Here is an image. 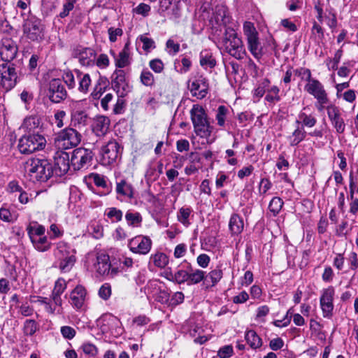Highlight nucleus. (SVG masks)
<instances>
[{
    "instance_id": "nucleus-1",
    "label": "nucleus",
    "mask_w": 358,
    "mask_h": 358,
    "mask_svg": "<svg viewBox=\"0 0 358 358\" xmlns=\"http://www.w3.org/2000/svg\"><path fill=\"white\" fill-rule=\"evenodd\" d=\"M24 176L30 181L45 182L53 175L52 164L45 159L31 158L24 164Z\"/></svg>"
},
{
    "instance_id": "nucleus-2",
    "label": "nucleus",
    "mask_w": 358,
    "mask_h": 358,
    "mask_svg": "<svg viewBox=\"0 0 358 358\" xmlns=\"http://www.w3.org/2000/svg\"><path fill=\"white\" fill-rule=\"evenodd\" d=\"M87 262L98 275L106 278H114L121 272L117 266L111 263L109 255L105 252L89 255Z\"/></svg>"
},
{
    "instance_id": "nucleus-3",
    "label": "nucleus",
    "mask_w": 358,
    "mask_h": 358,
    "mask_svg": "<svg viewBox=\"0 0 358 358\" xmlns=\"http://www.w3.org/2000/svg\"><path fill=\"white\" fill-rule=\"evenodd\" d=\"M238 25L229 26L224 30L223 46L226 52L236 59H241L245 55V50L241 37L237 34Z\"/></svg>"
},
{
    "instance_id": "nucleus-4",
    "label": "nucleus",
    "mask_w": 358,
    "mask_h": 358,
    "mask_svg": "<svg viewBox=\"0 0 358 358\" xmlns=\"http://www.w3.org/2000/svg\"><path fill=\"white\" fill-rule=\"evenodd\" d=\"M190 115L196 134L208 141L214 128L209 122L205 109L199 104H194L190 110Z\"/></svg>"
},
{
    "instance_id": "nucleus-5",
    "label": "nucleus",
    "mask_w": 358,
    "mask_h": 358,
    "mask_svg": "<svg viewBox=\"0 0 358 358\" xmlns=\"http://www.w3.org/2000/svg\"><path fill=\"white\" fill-rule=\"evenodd\" d=\"M75 254V250L67 243L59 241L57 243L55 256L62 272H69L72 268L76 260Z\"/></svg>"
},
{
    "instance_id": "nucleus-6",
    "label": "nucleus",
    "mask_w": 358,
    "mask_h": 358,
    "mask_svg": "<svg viewBox=\"0 0 358 358\" xmlns=\"http://www.w3.org/2000/svg\"><path fill=\"white\" fill-rule=\"evenodd\" d=\"M45 144V137L37 131L23 135L19 139L17 148L21 153L29 155L37 150H43Z\"/></svg>"
},
{
    "instance_id": "nucleus-7",
    "label": "nucleus",
    "mask_w": 358,
    "mask_h": 358,
    "mask_svg": "<svg viewBox=\"0 0 358 358\" xmlns=\"http://www.w3.org/2000/svg\"><path fill=\"white\" fill-rule=\"evenodd\" d=\"M18 81L19 76L13 64H0V96L13 90Z\"/></svg>"
},
{
    "instance_id": "nucleus-8",
    "label": "nucleus",
    "mask_w": 358,
    "mask_h": 358,
    "mask_svg": "<svg viewBox=\"0 0 358 358\" xmlns=\"http://www.w3.org/2000/svg\"><path fill=\"white\" fill-rule=\"evenodd\" d=\"M81 141V135L73 128H66L55 138V145L59 150H69L77 146Z\"/></svg>"
},
{
    "instance_id": "nucleus-9",
    "label": "nucleus",
    "mask_w": 358,
    "mask_h": 358,
    "mask_svg": "<svg viewBox=\"0 0 358 358\" xmlns=\"http://www.w3.org/2000/svg\"><path fill=\"white\" fill-rule=\"evenodd\" d=\"M24 35L32 41H38L43 36L44 26L41 20L35 17H27L23 23Z\"/></svg>"
},
{
    "instance_id": "nucleus-10",
    "label": "nucleus",
    "mask_w": 358,
    "mask_h": 358,
    "mask_svg": "<svg viewBox=\"0 0 358 358\" xmlns=\"http://www.w3.org/2000/svg\"><path fill=\"white\" fill-rule=\"evenodd\" d=\"M101 161L103 165L115 162L121 155V146L115 139L109 140L103 145L100 151Z\"/></svg>"
},
{
    "instance_id": "nucleus-11",
    "label": "nucleus",
    "mask_w": 358,
    "mask_h": 358,
    "mask_svg": "<svg viewBox=\"0 0 358 358\" xmlns=\"http://www.w3.org/2000/svg\"><path fill=\"white\" fill-rule=\"evenodd\" d=\"M72 57L78 59L81 66L90 68L95 66L96 52L94 48L90 47L78 45L73 48Z\"/></svg>"
},
{
    "instance_id": "nucleus-12",
    "label": "nucleus",
    "mask_w": 358,
    "mask_h": 358,
    "mask_svg": "<svg viewBox=\"0 0 358 358\" xmlns=\"http://www.w3.org/2000/svg\"><path fill=\"white\" fill-rule=\"evenodd\" d=\"M94 157L93 152L85 148H78L73 150L71 163L74 170H80L90 166Z\"/></svg>"
},
{
    "instance_id": "nucleus-13",
    "label": "nucleus",
    "mask_w": 358,
    "mask_h": 358,
    "mask_svg": "<svg viewBox=\"0 0 358 358\" xmlns=\"http://www.w3.org/2000/svg\"><path fill=\"white\" fill-rule=\"evenodd\" d=\"M111 85L120 97H124L131 90L124 70L115 69L111 76Z\"/></svg>"
},
{
    "instance_id": "nucleus-14",
    "label": "nucleus",
    "mask_w": 358,
    "mask_h": 358,
    "mask_svg": "<svg viewBox=\"0 0 358 358\" xmlns=\"http://www.w3.org/2000/svg\"><path fill=\"white\" fill-rule=\"evenodd\" d=\"M152 245V241L148 236L138 235L128 241L127 246L132 253L145 255L150 252Z\"/></svg>"
},
{
    "instance_id": "nucleus-15",
    "label": "nucleus",
    "mask_w": 358,
    "mask_h": 358,
    "mask_svg": "<svg viewBox=\"0 0 358 358\" xmlns=\"http://www.w3.org/2000/svg\"><path fill=\"white\" fill-rule=\"evenodd\" d=\"M334 294L335 289L331 286L323 289L321 292L320 305L322 315L325 318H331L333 315Z\"/></svg>"
},
{
    "instance_id": "nucleus-16",
    "label": "nucleus",
    "mask_w": 358,
    "mask_h": 358,
    "mask_svg": "<svg viewBox=\"0 0 358 358\" xmlns=\"http://www.w3.org/2000/svg\"><path fill=\"white\" fill-rule=\"evenodd\" d=\"M188 88L193 96L198 99H202L206 96L208 92V80L203 76H199L189 80Z\"/></svg>"
},
{
    "instance_id": "nucleus-17",
    "label": "nucleus",
    "mask_w": 358,
    "mask_h": 358,
    "mask_svg": "<svg viewBox=\"0 0 358 358\" xmlns=\"http://www.w3.org/2000/svg\"><path fill=\"white\" fill-rule=\"evenodd\" d=\"M210 21L217 25H222L227 29L229 26L238 25L236 22H234L231 17L229 15L227 8L224 5H217L213 8V15Z\"/></svg>"
},
{
    "instance_id": "nucleus-18",
    "label": "nucleus",
    "mask_w": 358,
    "mask_h": 358,
    "mask_svg": "<svg viewBox=\"0 0 358 358\" xmlns=\"http://www.w3.org/2000/svg\"><path fill=\"white\" fill-rule=\"evenodd\" d=\"M48 96L54 103H60L66 98L67 92L61 80L55 78L50 81Z\"/></svg>"
},
{
    "instance_id": "nucleus-19",
    "label": "nucleus",
    "mask_w": 358,
    "mask_h": 358,
    "mask_svg": "<svg viewBox=\"0 0 358 358\" xmlns=\"http://www.w3.org/2000/svg\"><path fill=\"white\" fill-rule=\"evenodd\" d=\"M17 46L10 38H3L0 45V55L5 63H10L17 55Z\"/></svg>"
},
{
    "instance_id": "nucleus-20",
    "label": "nucleus",
    "mask_w": 358,
    "mask_h": 358,
    "mask_svg": "<svg viewBox=\"0 0 358 358\" xmlns=\"http://www.w3.org/2000/svg\"><path fill=\"white\" fill-rule=\"evenodd\" d=\"M327 113L328 118L336 131L339 134H343L345 130V123L341 110L337 106L331 105L327 106Z\"/></svg>"
},
{
    "instance_id": "nucleus-21",
    "label": "nucleus",
    "mask_w": 358,
    "mask_h": 358,
    "mask_svg": "<svg viewBox=\"0 0 358 358\" xmlns=\"http://www.w3.org/2000/svg\"><path fill=\"white\" fill-rule=\"evenodd\" d=\"M304 90L312 95L317 102L324 103L328 96L322 83L315 78L306 84Z\"/></svg>"
},
{
    "instance_id": "nucleus-22",
    "label": "nucleus",
    "mask_w": 358,
    "mask_h": 358,
    "mask_svg": "<svg viewBox=\"0 0 358 358\" xmlns=\"http://www.w3.org/2000/svg\"><path fill=\"white\" fill-rule=\"evenodd\" d=\"M130 45V41H127V42L124 44V48L118 53V55H115L114 51L110 50V53L115 59V65L117 68H125L131 64L132 57Z\"/></svg>"
},
{
    "instance_id": "nucleus-23",
    "label": "nucleus",
    "mask_w": 358,
    "mask_h": 358,
    "mask_svg": "<svg viewBox=\"0 0 358 358\" xmlns=\"http://www.w3.org/2000/svg\"><path fill=\"white\" fill-rule=\"evenodd\" d=\"M70 168L69 156L66 152H58L55 157V165L52 166L53 174L62 176Z\"/></svg>"
},
{
    "instance_id": "nucleus-24",
    "label": "nucleus",
    "mask_w": 358,
    "mask_h": 358,
    "mask_svg": "<svg viewBox=\"0 0 358 358\" xmlns=\"http://www.w3.org/2000/svg\"><path fill=\"white\" fill-rule=\"evenodd\" d=\"M87 300V290L80 285H77L69 294V303L77 310L81 309Z\"/></svg>"
},
{
    "instance_id": "nucleus-25",
    "label": "nucleus",
    "mask_w": 358,
    "mask_h": 358,
    "mask_svg": "<svg viewBox=\"0 0 358 358\" xmlns=\"http://www.w3.org/2000/svg\"><path fill=\"white\" fill-rule=\"evenodd\" d=\"M115 192L118 199H131L134 197V189L125 179H120L116 182Z\"/></svg>"
},
{
    "instance_id": "nucleus-26",
    "label": "nucleus",
    "mask_w": 358,
    "mask_h": 358,
    "mask_svg": "<svg viewBox=\"0 0 358 358\" xmlns=\"http://www.w3.org/2000/svg\"><path fill=\"white\" fill-rule=\"evenodd\" d=\"M74 73L76 76L78 83V91L83 94H87L92 86V79L89 73H84L79 69H75Z\"/></svg>"
},
{
    "instance_id": "nucleus-27",
    "label": "nucleus",
    "mask_w": 358,
    "mask_h": 358,
    "mask_svg": "<svg viewBox=\"0 0 358 358\" xmlns=\"http://www.w3.org/2000/svg\"><path fill=\"white\" fill-rule=\"evenodd\" d=\"M110 120L106 116L96 117L92 124V131L97 136H105L109 129Z\"/></svg>"
},
{
    "instance_id": "nucleus-28",
    "label": "nucleus",
    "mask_w": 358,
    "mask_h": 358,
    "mask_svg": "<svg viewBox=\"0 0 358 358\" xmlns=\"http://www.w3.org/2000/svg\"><path fill=\"white\" fill-rule=\"evenodd\" d=\"M66 287V282L63 278L57 279L55 283V286L51 294V299L54 303L59 307H61L62 305L61 295L65 291Z\"/></svg>"
},
{
    "instance_id": "nucleus-29",
    "label": "nucleus",
    "mask_w": 358,
    "mask_h": 358,
    "mask_svg": "<svg viewBox=\"0 0 358 358\" xmlns=\"http://www.w3.org/2000/svg\"><path fill=\"white\" fill-rule=\"evenodd\" d=\"M109 85V81L105 76H100L96 81L93 90L90 93V97L93 100H98L106 92Z\"/></svg>"
},
{
    "instance_id": "nucleus-30",
    "label": "nucleus",
    "mask_w": 358,
    "mask_h": 358,
    "mask_svg": "<svg viewBox=\"0 0 358 358\" xmlns=\"http://www.w3.org/2000/svg\"><path fill=\"white\" fill-rule=\"evenodd\" d=\"M21 128L27 131L28 134L39 132L41 129V120L38 116H29L24 118Z\"/></svg>"
},
{
    "instance_id": "nucleus-31",
    "label": "nucleus",
    "mask_w": 358,
    "mask_h": 358,
    "mask_svg": "<svg viewBox=\"0 0 358 358\" xmlns=\"http://www.w3.org/2000/svg\"><path fill=\"white\" fill-rule=\"evenodd\" d=\"M306 108H304L299 112L296 123L297 124H301L303 128L304 127L309 128L313 127L317 124V118L313 113H306Z\"/></svg>"
},
{
    "instance_id": "nucleus-32",
    "label": "nucleus",
    "mask_w": 358,
    "mask_h": 358,
    "mask_svg": "<svg viewBox=\"0 0 358 358\" xmlns=\"http://www.w3.org/2000/svg\"><path fill=\"white\" fill-rule=\"evenodd\" d=\"M222 277L223 271L220 266H217L209 273H206L205 285L206 287L215 286L221 280Z\"/></svg>"
},
{
    "instance_id": "nucleus-33",
    "label": "nucleus",
    "mask_w": 358,
    "mask_h": 358,
    "mask_svg": "<svg viewBox=\"0 0 358 358\" xmlns=\"http://www.w3.org/2000/svg\"><path fill=\"white\" fill-rule=\"evenodd\" d=\"M199 63L204 69H211L216 66V59L210 50H203L199 54Z\"/></svg>"
},
{
    "instance_id": "nucleus-34",
    "label": "nucleus",
    "mask_w": 358,
    "mask_h": 358,
    "mask_svg": "<svg viewBox=\"0 0 358 358\" xmlns=\"http://www.w3.org/2000/svg\"><path fill=\"white\" fill-rule=\"evenodd\" d=\"M247 45L250 52L257 60H259L265 54V50L261 45L259 37L248 40Z\"/></svg>"
},
{
    "instance_id": "nucleus-35",
    "label": "nucleus",
    "mask_w": 358,
    "mask_h": 358,
    "mask_svg": "<svg viewBox=\"0 0 358 358\" xmlns=\"http://www.w3.org/2000/svg\"><path fill=\"white\" fill-rule=\"evenodd\" d=\"M243 227L244 223L243 218L236 213L232 214L229 222V228L231 234L233 235L241 234L243 229Z\"/></svg>"
},
{
    "instance_id": "nucleus-36",
    "label": "nucleus",
    "mask_w": 358,
    "mask_h": 358,
    "mask_svg": "<svg viewBox=\"0 0 358 358\" xmlns=\"http://www.w3.org/2000/svg\"><path fill=\"white\" fill-rule=\"evenodd\" d=\"M188 268H189V285H196L201 282L205 284L206 271L192 268L189 263H188Z\"/></svg>"
},
{
    "instance_id": "nucleus-37",
    "label": "nucleus",
    "mask_w": 358,
    "mask_h": 358,
    "mask_svg": "<svg viewBox=\"0 0 358 358\" xmlns=\"http://www.w3.org/2000/svg\"><path fill=\"white\" fill-rule=\"evenodd\" d=\"M229 110L227 107L224 105L219 106L215 111V120L217 125L221 129H225L227 126V122L229 115Z\"/></svg>"
},
{
    "instance_id": "nucleus-38",
    "label": "nucleus",
    "mask_w": 358,
    "mask_h": 358,
    "mask_svg": "<svg viewBox=\"0 0 358 358\" xmlns=\"http://www.w3.org/2000/svg\"><path fill=\"white\" fill-rule=\"evenodd\" d=\"M150 263L159 268H164L169 263V257L162 252H157L150 257Z\"/></svg>"
},
{
    "instance_id": "nucleus-39",
    "label": "nucleus",
    "mask_w": 358,
    "mask_h": 358,
    "mask_svg": "<svg viewBox=\"0 0 358 358\" xmlns=\"http://www.w3.org/2000/svg\"><path fill=\"white\" fill-rule=\"evenodd\" d=\"M245 338L248 344L252 349L259 348L262 345V340L254 330H248L245 332Z\"/></svg>"
},
{
    "instance_id": "nucleus-40",
    "label": "nucleus",
    "mask_w": 358,
    "mask_h": 358,
    "mask_svg": "<svg viewBox=\"0 0 358 358\" xmlns=\"http://www.w3.org/2000/svg\"><path fill=\"white\" fill-rule=\"evenodd\" d=\"M125 220L129 227L135 228L141 226L143 217L138 212L127 211L125 215Z\"/></svg>"
},
{
    "instance_id": "nucleus-41",
    "label": "nucleus",
    "mask_w": 358,
    "mask_h": 358,
    "mask_svg": "<svg viewBox=\"0 0 358 358\" xmlns=\"http://www.w3.org/2000/svg\"><path fill=\"white\" fill-rule=\"evenodd\" d=\"M27 233L30 239L45 236V228L44 226L33 222L27 227Z\"/></svg>"
},
{
    "instance_id": "nucleus-42",
    "label": "nucleus",
    "mask_w": 358,
    "mask_h": 358,
    "mask_svg": "<svg viewBox=\"0 0 358 358\" xmlns=\"http://www.w3.org/2000/svg\"><path fill=\"white\" fill-rule=\"evenodd\" d=\"M264 99L272 105L280 101L281 99L280 96V88L276 85H273L270 88H268Z\"/></svg>"
},
{
    "instance_id": "nucleus-43",
    "label": "nucleus",
    "mask_w": 358,
    "mask_h": 358,
    "mask_svg": "<svg viewBox=\"0 0 358 358\" xmlns=\"http://www.w3.org/2000/svg\"><path fill=\"white\" fill-rule=\"evenodd\" d=\"M306 136V132L304 129L298 126L289 137L290 145H297L305 139Z\"/></svg>"
},
{
    "instance_id": "nucleus-44",
    "label": "nucleus",
    "mask_w": 358,
    "mask_h": 358,
    "mask_svg": "<svg viewBox=\"0 0 358 358\" xmlns=\"http://www.w3.org/2000/svg\"><path fill=\"white\" fill-rule=\"evenodd\" d=\"M30 240L34 248L39 252H45L50 248L51 244L45 236L34 238L33 239Z\"/></svg>"
},
{
    "instance_id": "nucleus-45",
    "label": "nucleus",
    "mask_w": 358,
    "mask_h": 358,
    "mask_svg": "<svg viewBox=\"0 0 358 358\" xmlns=\"http://www.w3.org/2000/svg\"><path fill=\"white\" fill-rule=\"evenodd\" d=\"M192 213V209L190 207H182L177 214L178 220L184 226L188 227L190 224L189 218Z\"/></svg>"
},
{
    "instance_id": "nucleus-46",
    "label": "nucleus",
    "mask_w": 358,
    "mask_h": 358,
    "mask_svg": "<svg viewBox=\"0 0 358 358\" xmlns=\"http://www.w3.org/2000/svg\"><path fill=\"white\" fill-rule=\"evenodd\" d=\"M105 215L112 223H116L122 220L123 213L117 208L110 207L106 210Z\"/></svg>"
},
{
    "instance_id": "nucleus-47",
    "label": "nucleus",
    "mask_w": 358,
    "mask_h": 358,
    "mask_svg": "<svg viewBox=\"0 0 358 358\" xmlns=\"http://www.w3.org/2000/svg\"><path fill=\"white\" fill-rule=\"evenodd\" d=\"M87 120V115L84 111L76 110L71 114V122L75 127L85 125Z\"/></svg>"
},
{
    "instance_id": "nucleus-48",
    "label": "nucleus",
    "mask_w": 358,
    "mask_h": 358,
    "mask_svg": "<svg viewBox=\"0 0 358 358\" xmlns=\"http://www.w3.org/2000/svg\"><path fill=\"white\" fill-rule=\"evenodd\" d=\"M243 29L247 41L259 37V34L252 22L248 21L245 22Z\"/></svg>"
},
{
    "instance_id": "nucleus-49",
    "label": "nucleus",
    "mask_w": 358,
    "mask_h": 358,
    "mask_svg": "<svg viewBox=\"0 0 358 358\" xmlns=\"http://www.w3.org/2000/svg\"><path fill=\"white\" fill-rule=\"evenodd\" d=\"M38 301L44 305L45 310L50 313L54 314L56 311L59 313V310H57V308L59 307L56 306L52 299H48L47 297L38 296Z\"/></svg>"
},
{
    "instance_id": "nucleus-50",
    "label": "nucleus",
    "mask_w": 358,
    "mask_h": 358,
    "mask_svg": "<svg viewBox=\"0 0 358 358\" xmlns=\"http://www.w3.org/2000/svg\"><path fill=\"white\" fill-rule=\"evenodd\" d=\"M189 268L188 265L186 269H178L175 273V282L179 285L187 282L189 285Z\"/></svg>"
},
{
    "instance_id": "nucleus-51",
    "label": "nucleus",
    "mask_w": 358,
    "mask_h": 358,
    "mask_svg": "<svg viewBox=\"0 0 358 358\" xmlns=\"http://www.w3.org/2000/svg\"><path fill=\"white\" fill-rule=\"evenodd\" d=\"M0 219L2 221L13 223L17 220V213L15 212H10L9 209L1 207L0 208Z\"/></svg>"
},
{
    "instance_id": "nucleus-52",
    "label": "nucleus",
    "mask_w": 358,
    "mask_h": 358,
    "mask_svg": "<svg viewBox=\"0 0 358 358\" xmlns=\"http://www.w3.org/2000/svg\"><path fill=\"white\" fill-rule=\"evenodd\" d=\"M282 200L278 196L273 197L269 203L268 209L273 216H276L283 206Z\"/></svg>"
},
{
    "instance_id": "nucleus-53",
    "label": "nucleus",
    "mask_w": 358,
    "mask_h": 358,
    "mask_svg": "<svg viewBox=\"0 0 358 358\" xmlns=\"http://www.w3.org/2000/svg\"><path fill=\"white\" fill-rule=\"evenodd\" d=\"M150 6L145 3H140L132 10L134 14L141 15L143 17H148L150 15Z\"/></svg>"
},
{
    "instance_id": "nucleus-54",
    "label": "nucleus",
    "mask_w": 358,
    "mask_h": 358,
    "mask_svg": "<svg viewBox=\"0 0 358 358\" xmlns=\"http://www.w3.org/2000/svg\"><path fill=\"white\" fill-rule=\"evenodd\" d=\"M141 82L147 87H151L154 85L155 79L153 74L148 69H143L140 76Z\"/></svg>"
},
{
    "instance_id": "nucleus-55",
    "label": "nucleus",
    "mask_w": 358,
    "mask_h": 358,
    "mask_svg": "<svg viewBox=\"0 0 358 358\" xmlns=\"http://www.w3.org/2000/svg\"><path fill=\"white\" fill-rule=\"evenodd\" d=\"M89 179L92 181L96 186L107 188V181L105 176L96 173H92L89 175Z\"/></svg>"
},
{
    "instance_id": "nucleus-56",
    "label": "nucleus",
    "mask_w": 358,
    "mask_h": 358,
    "mask_svg": "<svg viewBox=\"0 0 358 358\" xmlns=\"http://www.w3.org/2000/svg\"><path fill=\"white\" fill-rule=\"evenodd\" d=\"M112 294V287L110 283L105 282L99 288L98 291L99 296L104 300L107 301L110 299Z\"/></svg>"
},
{
    "instance_id": "nucleus-57",
    "label": "nucleus",
    "mask_w": 358,
    "mask_h": 358,
    "mask_svg": "<svg viewBox=\"0 0 358 358\" xmlns=\"http://www.w3.org/2000/svg\"><path fill=\"white\" fill-rule=\"evenodd\" d=\"M247 68L250 76L253 78H258L263 75V71L259 69L257 65L251 59L248 60Z\"/></svg>"
},
{
    "instance_id": "nucleus-58",
    "label": "nucleus",
    "mask_w": 358,
    "mask_h": 358,
    "mask_svg": "<svg viewBox=\"0 0 358 358\" xmlns=\"http://www.w3.org/2000/svg\"><path fill=\"white\" fill-rule=\"evenodd\" d=\"M189 157H193V160L185 168V173L187 176L192 175L198 171L199 169L196 166L194 162H199L200 160L199 157H197V155L194 152H191Z\"/></svg>"
},
{
    "instance_id": "nucleus-59",
    "label": "nucleus",
    "mask_w": 358,
    "mask_h": 358,
    "mask_svg": "<svg viewBox=\"0 0 358 358\" xmlns=\"http://www.w3.org/2000/svg\"><path fill=\"white\" fill-rule=\"evenodd\" d=\"M311 34L315 36V38L318 43L322 42L324 38V34L322 27L315 22L313 23L311 29Z\"/></svg>"
},
{
    "instance_id": "nucleus-60",
    "label": "nucleus",
    "mask_w": 358,
    "mask_h": 358,
    "mask_svg": "<svg viewBox=\"0 0 358 358\" xmlns=\"http://www.w3.org/2000/svg\"><path fill=\"white\" fill-rule=\"evenodd\" d=\"M110 65V59L108 56L106 54L102 53L100 54L95 59V66H96L100 69H105L108 68Z\"/></svg>"
},
{
    "instance_id": "nucleus-61",
    "label": "nucleus",
    "mask_w": 358,
    "mask_h": 358,
    "mask_svg": "<svg viewBox=\"0 0 358 358\" xmlns=\"http://www.w3.org/2000/svg\"><path fill=\"white\" fill-rule=\"evenodd\" d=\"M76 2V0H65L62 6V10L59 13V16L61 18L68 16L70 11L73 9Z\"/></svg>"
},
{
    "instance_id": "nucleus-62",
    "label": "nucleus",
    "mask_w": 358,
    "mask_h": 358,
    "mask_svg": "<svg viewBox=\"0 0 358 358\" xmlns=\"http://www.w3.org/2000/svg\"><path fill=\"white\" fill-rule=\"evenodd\" d=\"M108 38L110 43H115L117 38L123 35V30L120 27H111L108 29Z\"/></svg>"
},
{
    "instance_id": "nucleus-63",
    "label": "nucleus",
    "mask_w": 358,
    "mask_h": 358,
    "mask_svg": "<svg viewBox=\"0 0 358 358\" xmlns=\"http://www.w3.org/2000/svg\"><path fill=\"white\" fill-rule=\"evenodd\" d=\"M294 74L301 78V80H306L309 83L310 80H313L314 78H312L311 71L310 69L306 68H299L294 71Z\"/></svg>"
},
{
    "instance_id": "nucleus-64",
    "label": "nucleus",
    "mask_w": 358,
    "mask_h": 358,
    "mask_svg": "<svg viewBox=\"0 0 358 358\" xmlns=\"http://www.w3.org/2000/svg\"><path fill=\"white\" fill-rule=\"evenodd\" d=\"M37 329V324L33 320H27L24 324V333L27 336H32Z\"/></svg>"
}]
</instances>
